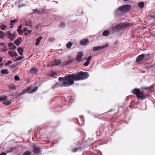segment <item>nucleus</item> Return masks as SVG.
I'll list each match as a JSON object with an SVG mask.
<instances>
[{"instance_id": "nucleus-1", "label": "nucleus", "mask_w": 155, "mask_h": 155, "mask_svg": "<svg viewBox=\"0 0 155 155\" xmlns=\"http://www.w3.org/2000/svg\"><path fill=\"white\" fill-rule=\"evenodd\" d=\"M58 80L62 81L63 84L66 86L71 85L74 83V81H76L75 74L67 75L64 77H59Z\"/></svg>"}, {"instance_id": "nucleus-2", "label": "nucleus", "mask_w": 155, "mask_h": 155, "mask_svg": "<svg viewBox=\"0 0 155 155\" xmlns=\"http://www.w3.org/2000/svg\"><path fill=\"white\" fill-rule=\"evenodd\" d=\"M75 75L76 81L86 79L89 77V74L87 72H83L82 71L75 74Z\"/></svg>"}, {"instance_id": "nucleus-3", "label": "nucleus", "mask_w": 155, "mask_h": 155, "mask_svg": "<svg viewBox=\"0 0 155 155\" xmlns=\"http://www.w3.org/2000/svg\"><path fill=\"white\" fill-rule=\"evenodd\" d=\"M130 7L131 6L130 5L127 4L120 6L118 8L123 13L128 11L130 8Z\"/></svg>"}, {"instance_id": "nucleus-4", "label": "nucleus", "mask_w": 155, "mask_h": 155, "mask_svg": "<svg viewBox=\"0 0 155 155\" xmlns=\"http://www.w3.org/2000/svg\"><path fill=\"white\" fill-rule=\"evenodd\" d=\"M129 24L128 23H120L117 25L115 27L116 29L117 30H120L122 29H124L128 26Z\"/></svg>"}, {"instance_id": "nucleus-5", "label": "nucleus", "mask_w": 155, "mask_h": 155, "mask_svg": "<svg viewBox=\"0 0 155 155\" xmlns=\"http://www.w3.org/2000/svg\"><path fill=\"white\" fill-rule=\"evenodd\" d=\"M146 56L145 54H142L139 55L137 58L136 61L138 64H141L142 61L144 59L145 57Z\"/></svg>"}, {"instance_id": "nucleus-6", "label": "nucleus", "mask_w": 155, "mask_h": 155, "mask_svg": "<svg viewBox=\"0 0 155 155\" xmlns=\"http://www.w3.org/2000/svg\"><path fill=\"white\" fill-rule=\"evenodd\" d=\"M83 56V54L82 52H80L78 53L76 56V59L77 61L80 62L82 61V58Z\"/></svg>"}, {"instance_id": "nucleus-7", "label": "nucleus", "mask_w": 155, "mask_h": 155, "mask_svg": "<svg viewBox=\"0 0 155 155\" xmlns=\"http://www.w3.org/2000/svg\"><path fill=\"white\" fill-rule=\"evenodd\" d=\"M108 45V44L107 43L104 45L94 47L93 48V51H95L98 50H100L103 49L107 47Z\"/></svg>"}, {"instance_id": "nucleus-8", "label": "nucleus", "mask_w": 155, "mask_h": 155, "mask_svg": "<svg viewBox=\"0 0 155 155\" xmlns=\"http://www.w3.org/2000/svg\"><path fill=\"white\" fill-rule=\"evenodd\" d=\"M84 147L83 145H81L79 147H75L72 150V152H75L78 151H80L83 150L84 149Z\"/></svg>"}, {"instance_id": "nucleus-9", "label": "nucleus", "mask_w": 155, "mask_h": 155, "mask_svg": "<svg viewBox=\"0 0 155 155\" xmlns=\"http://www.w3.org/2000/svg\"><path fill=\"white\" fill-rule=\"evenodd\" d=\"M15 34H12L10 31H8L7 32V36L11 41H12L15 39Z\"/></svg>"}, {"instance_id": "nucleus-10", "label": "nucleus", "mask_w": 155, "mask_h": 155, "mask_svg": "<svg viewBox=\"0 0 155 155\" xmlns=\"http://www.w3.org/2000/svg\"><path fill=\"white\" fill-rule=\"evenodd\" d=\"M33 152L34 153H38L41 150L40 148L36 146L35 144H34L33 145Z\"/></svg>"}, {"instance_id": "nucleus-11", "label": "nucleus", "mask_w": 155, "mask_h": 155, "mask_svg": "<svg viewBox=\"0 0 155 155\" xmlns=\"http://www.w3.org/2000/svg\"><path fill=\"white\" fill-rule=\"evenodd\" d=\"M137 97L138 98H140L141 100H144L146 98L147 96L144 95L140 91Z\"/></svg>"}, {"instance_id": "nucleus-12", "label": "nucleus", "mask_w": 155, "mask_h": 155, "mask_svg": "<svg viewBox=\"0 0 155 155\" xmlns=\"http://www.w3.org/2000/svg\"><path fill=\"white\" fill-rule=\"evenodd\" d=\"M61 60H55L52 63V65L53 66H58L61 64Z\"/></svg>"}, {"instance_id": "nucleus-13", "label": "nucleus", "mask_w": 155, "mask_h": 155, "mask_svg": "<svg viewBox=\"0 0 155 155\" xmlns=\"http://www.w3.org/2000/svg\"><path fill=\"white\" fill-rule=\"evenodd\" d=\"M75 61L74 58H73L68 61H65L63 62V64L64 65H69L71 63H74Z\"/></svg>"}, {"instance_id": "nucleus-14", "label": "nucleus", "mask_w": 155, "mask_h": 155, "mask_svg": "<svg viewBox=\"0 0 155 155\" xmlns=\"http://www.w3.org/2000/svg\"><path fill=\"white\" fill-rule=\"evenodd\" d=\"M140 91V89L136 88L132 91V92L133 94L136 95V96H137Z\"/></svg>"}, {"instance_id": "nucleus-15", "label": "nucleus", "mask_w": 155, "mask_h": 155, "mask_svg": "<svg viewBox=\"0 0 155 155\" xmlns=\"http://www.w3.org/2000/svg\"><path fill=\"white\" fill-rule=\"evenodd\" d=\"M89 42V40L87 38H84L81 40L80 41V44L82 45H85Z\"/></svg>"}, {"instance_id": "nucleus-16", "label": "nucleus", "mask_w": 155, "mask_h": 155, "mask_svg": "<svg viewBox=\"0 0 155 155\" xmlns=\"http://www.w3.org/2000/svg\"><path fill=\"white\" fill-rule=\"evenodd\" d=\"M38 72L37 69L35 67H34L31 68L29 72L30 73L32 74H36Z\"/></svg>"}, {"instance_id": "nucleus-17", "label": "nucleus", "mask_w": 155, "mask_h": 155, "mask_svg": "<svg viewBox=\"0 0 155 155\" xmlns=\"http://www.w3.org/2000/svg\"><path fill=\"white\" fill-rule=\"evenodd\" d=\"M58 82L56 83V86H57V88L65 86V85L63 84V81H62L59 80Z\"/></svg>"}, {"instance_id": "nucleus-18", "label": "nucleus", "mask_w": 155, "mask_h": 155, "mask_svg": "<svg viewBox=\"0 0 155 155\" xmlns=\"http://www.w3.org/2000/svg\"><path fill=\"white\" fill-rule=\"evenodd\" d=\"M32 87L30 86L26 89L23 90L22 92L20 93V95L23 94L26 92H28V93L29 91L31 89Z\"/></svg>"}, {"instance_id": "nucleus-19", "label": "nucleus", "mask_w": 155, "mask_h": 155, "mask_svg": "<svg viewBox=\"0 0 155 155\" xmlns=\"http://www.w3.org/2000/svg\"><path fill=\"white\" fill-rule=\"evenodd\" d=\"M92 58L91 56H89L87 59L86 62L84 64V65L85 66H87L88 65L91 60Z\"/></svg>"}, {"instance_id": "nucleus-20", "label": "nucleus", "mask_w": 155, "mask_h": 155, "mask_svg": "<svg viewBox=\"0 0 155 155\" xmlns=\"http://www.w3.org/2000/svg\"><path fill=\"white\" fill-rule=\"evenodd\" d=\"M31 32L32 31L31 30H28L26 28H24L23 30L22 33L24 32V35H27L31 33Z\"/></svg>"}, {"instance_id": "nucleus-21", "label": "nucleus", "mask_w": 155, "mask_h": 155, "mask_svg": "<svg viewBox=\"0 0 155 155\" xmlns=\"http://www.w3.org/2000/svg\"><path fill=\"white\" fill-rule=\"evenodd\" d=\"M25 25L29 27H32V21L30 20H28V21H26L25 23Z\"/></svg>"}, {"instance_id": "nucleus-22", "label": "nucleus", "mask_w": 155, "mask_h": 155, "mask_svg": "<svg viewBox=\"0 0 155 155\" xmlns=\"http://www.w3.org/2000/svg\"><path fill=\"white\" fill-rule=\"evenodd\" d=\"M48 75L50 77L56 78L55 76L57 75V74L53 70H51V71L50 73L48 74Z\"/></svg>"}, {"instance_id": "nucleus-23", "label": "nucleus", "mask_w": 155, "mask_h": 155, "mask_svg": "<svg viewBox=\"0 0 155 155\" xmlns=\"http://www.w3.org/2000/svg\"><path fill=\"white\" fill-rule=\"evenodd\" d=\"M122 13V12L118 8L115 10L114 12L115 15L117 16L121 15Z\"/></svg>"}, {"instance_id": "nucleus-24", "label": "nucleus", "mask_w": 155, "mask_h": 155, "mask_svg": "<svg viewBox=\"0 0 155 155\" xmlns=\"http://www.w3.org/2000/svg\"><path fill=\"white\" fill-rule=\"evenodd\" d=\"M8 46L10 47V49L12 50H14L16 48V46L14 45L13 43L11 42L9 43Z\"/></svg>"}, {"instance_id": "nucleus-25", "label": "nucleus", "mask_w": 155, "mask_h": 155, "mask_svg": "<svg viewBox=\"0 0 155 155\" xmlns=\"http://www.w3.org/2000/svg\"><path fill=\"white\" fill-rule=\"evenodd\" d=\"M9 54L11 56L14 57V56H17L18 54L16 52H13L12 51H9L8 52Z\"/></svg>"}, {"instance_id": "nucleus-26", "label": "nucleus", "mask_w": 155, "mask_h": 155, "mask_svg": "<svg viewBox=\"0 0 155 155\" xmlns=\"http://www.w3.org/2000/svg\"><path fill=\"white\" fill-rule=\"evenodd\" d=\"M42 38V37H40L39 38H37L36 40V43L35 45H38Z\"/></svg>"}, {"instance_id": "nucleus-27", "label": "nucleus", "mask_w": 155, "mask_h": 155, "mask_svg": "<svg viewBox=\"0 0 155 155\" xmlns=\"http://www.w3.org/2000/svg\"><path fill=\"white\" fill-rule=\"evenodd\" d=\"M38 89V87H35L31 90L30 91H29L28 93L31 94L35 92Z\"/></svg>"}, {"instance_id": "nucleus-28", "label": "nucleus", "mask_w": 155, "mask_h": 155, "mask_svg": "<svg viewBox=\"0 0 155 155\" xmlns=\"http://www.w3.org/2000/svg\"><path fill=\"white\" fill-rule=\"evenodd\" d=\"M110 34V31L108 30H106L103 32V35L104 36H107Z\"/></svg>"}, {"instance_id": "nucleus-29", "label": "nucleus", "mask_w": 155, "mask_h": 155, "mask_svg": "<svg viewBox=\"0 0 155 155\" xmlns=\"http://www.w3.org/2000/svg\"><path fill=\"white\" fill-rule=\"evenodd\" d=\"M9 89L11 90H15L16 87L14 84H12L9 86Z\"/></svg>"}, {"instance_id": "nucleus-30", "label": "nucleus", "mask_w": 155, "mask_h": 155, "mask_svg": "<svg viewBox=\"0 0 155 155\" xmlns=\"http://www.w3.org/2000/svg\"><path fill=\"white\" fill-rule=\"evenodd\" d=\"M8 72V70L7 69H3L1 71V73L3 74H7Z\"/></svg>"}, {"instance_id": "nucleus-31", "label": "nucleus", "mask_w": 155, "mask_h": 155, "mask_svg": "<svg viewBox=\"0 0 155 155\" xmlns=\"http://www.w3.org/2000/svg\"><path fill=\"white\" fill-rule=\"evenodd\" d=\"M17 21V20L16 19H15L13 20H12L11 21V22L10 24V26L9 27L10 28H12L13 27V24L15 23L16 21Z\"/></svg>"}, {"instance_id": "nucleus-32", "label": "nucleus", "mask_w": 155, "mask_h": 155, "mask_svg": "<svg viewBox=\"0 0 155 155\" xmlns=\"http://www.w3.org/2000/svg\"><path fill=\"white\" fill-rule=\"evenodd\" d=\"M72 45L73 44L71 42H69L66 44V46L67 48H71Z\"/></svg>"}, {"instance_id": "nucleus-33", "label": "nucleus", "mask_w": 155, "mask_h": 155, "mask_svg": "<svg viewBox=\"0 0 155 155\" xmlns=\"http://www.w3.org/2000/svg\"><path fill=\"white\" fill-rule=\"evenodd\" d=\"M144 4L143 2H141L138 3V5L140 8H142L144 7Z\"/></svg>"}, {"instance_id": "nucleus-34", "label": "nucleus", "mask_w": 155, "mask_h": 155, "mask_svg": "<svg viewBox=\"0 0 155 155\" xmlns=\"http://www.w3.org/2000/svg\"><path fill=\"white\" fill-rule=\"evenodd\" d=\"M11 103V101L9 100H7L3 102V104L7 105H8Z\"/></svg>"}, {"instance_id": "nucleus-35", "label": "nucleus", "mask_w": 155, "mask_h": 155, "mask_svg": "<svg viewBox=\"0 0 155 155\" xmlns=\"http://www.w3.org/2000/svg\"><path fill=\"white\" fill-rule=\"evenodd\" d=\"M5 33L3 31H0V38L3 39L5 36Z\"/></svg>"}, {"instance_id": "nucleus-36", "label": "nucleus", "mask_w": 155, "mask_h": 155, "mask_svg": "<svg viewBox=\"0 0 155 155\" xmlns=\"http://www.w3.org/2000/svg\"><path fill=\"white\" fill-rule=\"evenodd\" d=\"M7 97L6 96H3L0 97V101H3L6 100Z\"/></svg>"}, {"instance_id": "nucleus-37", "label": "nucleus", "mask_w": 155, "mask_h": 155, "mask_svg": "<svg viewBox=\"0 0 155 155\" xmlns=\"http://www.w3.org/2000/svg\"><path fill=\"white\" fill-rule=\"evenodd\" d=\"M6 27L7 26L4 25H2L0 26V28L2 30H4Z\"/></svg>"}, {"instance_id": "nucleus-38", "label": "nucleus", "mask_w": 155, "mask_h": 155, "mask_svg": "<svg viewBox=\"0 0 155 155\" xmlns=\"http://www.w3.org/2000/svg\"><path fill=\"white\" fill-rule=\"evenodd\" d=\"M31 152L29 151H25L23 155H30Z\"/></svg>"}, {"instance_id": "nucleus-39", "label": "nucleus", "mask_w": 155, "mask_h": 155, "mask_svg": "<svg viewBox=\"0 0 155 155\" xmlns=\"http://www.w3.org/2000/svg\"><path fill=\"white\" fill-rule=\"evenodd\" d=\"M80 119L82 122V123L81 124L82 125L84 124L83 123L84 121V120L83 116H81L80 117Z\"/></svg>"}, {"instance_id": "nucleus-40", "label": "nucleus", "mask_w": 155, "mask_h": 155, "mask_svg": "<svg viewBox=\"0 0 155 155\" xmlns=\"http://www.w3.org/2000/svg\"><path fill=\"white\" fill-rule=\"evenodd\" d=\"M14 43L15 45H19V38H18L17 41H15Z\"/></svg>"}, {"instance_id": "nucleus-41", "label": "nucleus", "mask_w": 155, "mask_h": 155, "mask_svg": "<svg viewBox=\"0 0 155 155\" xmlns=\"http://www.w3.org/2000/svg\"><path fill=\"white\" fill-rule=\"evenodd\" d=\"M65 23L63 22H61L60 24V26L61 27L63 28L65 26Z\"/></svg>"}, {"instance_id": "nucleus-42", "label": "nucleus", "mask_w": 155, "mask_h": 155, "mask_svg": "<svg viewBox=\"0 0 155 155\" xmlns=\"http://www.w3.org/2000/svg\"><path fill=\"white\" fill-rule=\"evenodd\" d=\"M14 78L16 81H18L19 80V77L17 75H16L15 76Z\"/></svg>"}, {"instance_id": "nucleus-43", "label": "nucleus", "mask_w": 155, "mask_h": 155, "mask_svg": "<svg viewBox=\"0 0 155 155\" xmlns=\"http://www.w3.org/2000/svg\"><path fill=\"white\" fill-rule=\"evenodd\" d=\"M23 49L22 48L20 47V55H22L23 54Z\"/></svg>"}, {"instance_id": "nucleus-44", "label": "nucleus", "mask_w": 155, "mask_h": 155, "mask_svg": "<svg viewBox=\"0 0 155 155\" xmlns=\"http://www.w3.org/2000/svg\"><path fill=\"white\" fill-rule=\"evenodd\" d=\"M151 86L149 87H142V89L145 90H147V89H150L151 88Z\"/></svg>"}, {"instance_id": "nucleus-45", "label": "nucleus", "mask_w": 155, "mask_h": 155, "mask_svg": "<svg viewBox=\"0 0 155 155\" xmlns=\"http://www.w3.org/2000/svg\"><path fill=\"white\" fill-rule=\"evenodd\" d=\"M12 61H8L5 64V65H8L12 63Z\"/></svg>"}, {"instance_id": "nucleus-46", "label": "nucleus", "mask_w": 155, "mask_h": 155, "mask_svg": "<svg viewBox=\"0 0 155 155\" xmlns=\"http://www.w3.org/2000/svg\"><path fill=\"white\" fill-rule=\"evenodd\" d=\"M27 59V58H25L24 57H23L20 56V60L23 61V60H26Z\"/></svg>"}, {"instance_id": "nucleus-47", "label": "nucleus", "mask_w": 155, "mask_h": 155, "mask_svg": "<svg viewBox=\"0 0 155 155\" xmlns=\"http://www.w3.org/2000/svg\"><path fill=\"white\" fill-rule=\"evenodd\" d=\"M22 27V26L20 25V35H21V34L22 33L23 30H21Z\"/></svg>"}, {"instance_id": "nucleus-48", "label": "nucleus", "mask_w": 155, "mask_h": 155, "mask_svg": "<svg viewBox=\"0 0 155 155\" xmlns=\"http://www.w3.org/2000/svg\"><path fill=\"white\" fill-rule=\"evenodd\" d=\"M38 12L39 13H40V12L38 11L36 9H33V12L32 13H34V12Z\"/></svg>"}, {"instance_id": "nucleus-49", "label": "nucleus", "mask_w": 155, "mask_h": 155, "mask_svg": "<svg viewBox=\"0 0 155 155\" xmlns=\"http://www.w3.org/2000/svg\"><path fill=\"white\" fill-rule=\"evenodd\" d=\"M51 88L52 89H54V88L57 87V86H56V84H55Z\"/></svg>"}, {"instance_id": "nucleus-50", "label": "nucleus", "mask_w": 155, "mask_h": 155, "mask_svg": "<svg viewBox=\"0 0 155 155\" xmlns=\"http://www.w3.org/2000/svg\"><path fill=\"white\" fill-rule=\"evenodd\" d=\"M26 5L25 4H20V7H23V6H26Z\"/></svg>"}, {"instance_id": "nucleus-51", "label": "nucleus", "mask_w": 155, "mask_h": 155, "mask_svg": "<svg viewBox=\"0 0 155 155\" xmlns=\"http://www.w3.org/2000/svg\"><path fill=\"white\" fill-rule=\"evenodd\" d=\"M7 153L5 152H2L0 154V155H6Z\"/></svg>"}, {"instance_id": "nucleus-52", "label": "nucleus", "mask_w": 155, "mask_h": 155, "mask_svg": "<svg viewBox=\"0 0 155 155\" xmlns=\"http://www.w3.org/2000/svg\"><path fill=\"white\" fill-rule=\"evenodd\" d=\"M19 60V57L17 59H16L15 60H14V61H18Z\"/></svg>"}, {"instance_id": "nucleus-53", "label": "nucleus", "mask_w": 155, "mask_h": 155, "mask_svg": "<svg viewBox=\"0 0 155 155\" xmlns=\"http://www.w3.org/2000/svg\"><path fill=\"white\" fill-rule=\"evenodd\" d=\"M17 31L18 34H19V26L18 27V28L17 30Z\"/></svg>"}, {"instance_id": "nucleus-54", "label": "nucleus", "mask_w": 155, "mask_h": 155, "mask_svg": "<svg viewBox=\"0 0 155 155\" xmlns=\"http://www.w3.org/2000/svg\"><path fill=\"white\" fill-rule=\"evenodd\" d=\"M2 51H7V49H6V48H4L2 49Z\"/></svg>"}, {"instance_id": "nucleus-55", "label": "nucleus", "mask_w": 155, "mask_h": 155, "mask_svg": "<svg viewBox=\"0 0 155 155\" xmlns=\"http://www.w3.org/2000/svg\"><path fill=\"white\" fill-rule=\"evenodd\" d=\"M0 45L2 46H5V44L3 43H0Z\"/></svg>"}, {"instance_id": "nucleus-56", "label": "nucleus", "mask_w": 155, "mask_h": 155, "mask_svg": "<svg viewBox=\"0 0 155 155\" xmlns=\"http://www.w3.org/2000/svg\"><path fill=\"white\" fill-rule=\"evenodd\" d=\"M113 110L112 109H110L107 112H111ZM107 113V112H105V113Z\"/></svg>"}, {"instance_id": "nucleus-57", "label": "nucleus", "mask_w": 155, "mask_h": 155, "mask_svg": "<svg viewBox=\"0 0 155 155\" xmlns=\"http://www.w3.org/2000/svg\"><path fill=\"white\" fill-rule=\"evenodd\" d=\"M54 38H51L50 39V40L51 41H54Z\"/></svg>"}, {"instance_id": "nucleus-58", "label": "nucleus", "mask_w": 155, "mask_h": 155, "mask_svg": "<svg viewBox=\"0 0 155 155\" xmlns=\"http://www.w3.org/2000/svg\"><path fill=\"white\" fill-rule=\"evenodd\" d=\"M19 51H20V50H19V47H18V49H17V51H18V53L19 54Z\"/></svg>"}, {"instance_id": "nucleus-59", "label": "nucleus", "mask_w": 155, "mask_h": 155, "mask_svg": "<svg viewBox=\"0 0 155 155\" xmlns=\"http://www.w3.org/2000/svg\"><path fill=\"white\" fill-rule=\"evenodd\" d=\"M2 60V58H0V63L1 62Z\"/></svg>"}, {"instance_id": "nucleus-60", "label": "nucleus", "mask_w": 155, "mask_h": 155, "mask_svg": "<svg viewBox=\"0 0 155 155\" xmlns=\"http://www.w3.org/2000/svg\"><path fill=\"white\" fill-rule=\"evenodd\" d=\"M31 129H30V130H29L28 132H29V133H31Z\"/></svg>"}, {"instance_id": "nucleus-61", "label": "nucleus", "mask_w": 155, "mask_h": 155, "mask_svg": "<svg viewBox=\"0 0 155 155\" xmlns=\"http://www.w3.org/2000/svg\"><path fill=\"white\" fill-rule=\"evenodd\" d=\"M20 44L21 43V39H22V38H21V37H20Z\"/></svg>"}, {"instance_id": "nucleus-62", "label": "nucleus", "mask_w": 155, "mask_h": 155, "mask_svg": "<svg viewBox=\"0 0 155 155\" xmlns=\"http://www.w3.org/2000/svg\"><path fill=\"white\" fill-rule=\"evenodd\" d=\"M42 12H44V10H42Z\"/></svg>"}, {"instance_id": "nucleus-63", "label": "nucleus", "mask_w": 155, "mask_h": 155, "mask_svg": "<svg viewBox=\"0 0 155 155\" xmlns=\"http://www.w3.org/2000/svg\"><path fill=\"white\" fill-rule=\"evenodd\" d=\"M55 2L56 3H57V1H55Z\"/></svg>"}, {"instance_id": "nucleus-64", "label": "nucleus", "mask_w": 155, "mask_h": 155, "mask_svg": "<svg viewBox=\"0 0 155 155\" xmlns=\"http://www.w3.org/2000/svg\"><path fill=\"white\" fill-rule=\"evenodd\" d=\"M18 7H19V5H18Z\"/></svg>"}]
</instances>
